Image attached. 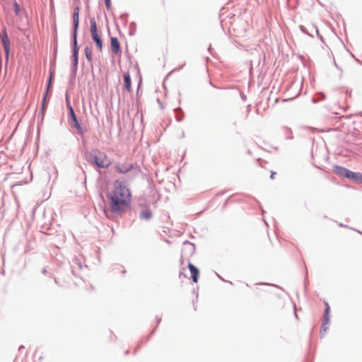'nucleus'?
<instances>
[{"label": "nucleus", "mask_w": 362, "mask_h": 362, "mask_svg": "<svg viewBox=\"0 0 362 362\" xmlns=\"http://www.w3.org/2000/svg\"><path fill=\"white\" fill-rule=\"evenodd\" d=\"M105 6L107 9H110L111 8V2L110 0H105Z\"/></svg>", "instance_id": "obj_18"}, {"label": "nucleus", "mask_w": 362, "mask_h": 362, "mask_svg": "<svg viewBox=\"0 0 362 362\" xmlns=\"http://www.w3.org/2000/svg\"><path fill=\"white\" fill-rule=\"evenodd\" d=\"M90 33L92 40L95 42L96 47L100 52H102L103 45L101 38V33L99 31L96 21L94 18L90 19Z\"/></svg>", "instance_id": "obj_2"}, {"label": "nucleus", "mask_w": 362, "mask_h": 362, "mask_svg": "<svg viewBox=\"0 0 362 362\" xmlns=\"http://www.w3.org/2000/svg\"><path fill=\"white\" fill-rule=\"evenodd\" d=\"M1 40H2L4 49H5L6 52L8 54V51H9L10 42H9V39L8 37L6 30H3V32L1 33Z\"/></svg>", "instance_id": "obj_10"}, {"label": "nucleus", "mask_w": 362, "mask_h": 362, "mask_svg": "<svg viewBox=\"0 0 362 362\" xmlns=\"http://www.w3.org/2000/svg\"><path fill=\"white\" fill-rule=\"evenodd\" d=\"M95 163L99 168H105L111 165V160L108 158L107 155L103 153L98 151L94 157Z\"/></svg>", "instance_id": "obj_3"}, {"label": "nucleus", "mask_w": 362, "mask_h": 362, "mask_svg": "<svg viewBox=\"0 0 362 362\" xmlns=\"http://www.w3.org/2000/svg\"><path fill=\"white\" fill-rule=\"evenodd\" d=\"M78 47L77 46V38H74L73 61L75 66L78 64Z\"/></svg>", "instance_id": "obj_12"}, {"label": "nucleus", "mask_w": 362, "mask_h": 362, "mask_svg": "<svg viewBox=\"0 0 362 362\" xmlns=\"http://www.w3.org/2000/svg\"><path fill=\"white\" fill-rule=\"evenodd\" d=\"M110 47L111 50L115 54H121L120 44L118 39L116 37H112L110 39Z\"/></svg>", "instance_id": "obj_5"}, {"label": "nucleus", "mask_w": 362, "mask_h": 362, "mask_svg": "<svg viewBox=\"0 0 362 362\" xmlns=\"http://www.w3.org/2000/svg\"><path fill=\"white\" fill-rule=\"evenodd\" d=\"M123 76H124V88L128 92H130L132 90V86H131L130 74H129V71L124 72L123 74Z\"/></svg>", "instance_id": "obj_11"}, {"label": "nucleus", "mask_w": 362, "mask_h": 362, "mask_svg": "<svg viewBox=\"0 0 362 362\" xmlns=\"http://www.w3.org/2000/svg\"><path fill=\"white\" fill-rule=\"evenodd\" d=\"M79 13H80L79 6H76L74 9V13H73V23H74L73 38H77L78 28L79 26Z\"/></svg>", "instance_id": "obj_4"}, {"label": "nucleus", "mask_w": 362, "mask_h": 362, "mask_svg": "<svg viewBox=\"0 0 362 362\" xmlns=\"http://www.w3.org/2000/svg\"><path fill=\"white\" fill-rule=\"evenodd\" d=\"M324 303H325L326 308H325V316H324V320H323V322H322V330L323 332H326V330L327 329L326 325L328 324L329 320V305L327 303V302H326V301H325Z\"/></svg>", "instance_id": "obj_8"}, {"label": "nucleus", "mask_w": 362, "mask_h": 362, "mask_svg": "<svg viewBox=\"0 0 362 362\" xmlns=\"http://www.w3.org/2000/svg\"><path fill=\"white\" fill-rule=\"evenodd\" d=\"M188 268L190 271L191 277L192 279V281L194 283H197L198 281L199 276V269L190 262H189V264H188Z\"/></svg>", "instance_id": "obj_7"}, {"label": "nucleus", "mask_w": 362, "mask_h": 362, "mask_svg": "<svg viewBox=\"0 0 362 362\" xmlns=\"http://www.w3.org/2000/svg\"><path fill=\"white\" fill-rule=\"evenodd\" d=\"M70 113H71V119L76 117L72 107H70Z\"/></svg>", "instance_id": "obj_19"}, {"label": "nucleus", "mask_w": 362, "mask_h": 362, "mask_svg": "<svg viewBox=\"0 0 362 362\" xmlns=\"http://www.w3.org/2000/svg\"><path fill=\"white\" fill-rule=\"evenodd\" d=\"M275 175H276V173L272 172L271 175H270L271 179H272V180L274 179Z\"/></svg>", "instance_id": "obj_21"}, {"label": "nucleus", "mask_w": 362, "mask_h": 362, "mask_svg": "<svg viewBox=\"0 0 362 362\" xmlns=\"http://www.w3.org/2000/svg\"><path fill=\"white\" fill-rule=\"evenodd\" d=\"M349 178L353 180L356 182L362 183V175L359 173H354L351 171Z\"/></svg>", "instance_id": "obj_13"}, {"label": "nucleus", "mask_w": 362, "mask_h": 362, "mask_svg": "<svg viewBox=\"0 0 362 362\" xmlns=\"http://www.w3.org/2000/svg\"><path fill=\"white\" fill-rule=\"evenodd\" d=\"M14 11L16 15H18L20 13V6L17 2H14Z\"/></svg>", "instance_id": "obj_17"}, {"label": "nucleus", "mask_w": 362, "mask_h": 362, "mask_svg": "<svg viewBox=\"0 0 362 362\" xmlns=\"http://www.w3.org/2000/svg\"><path fill=\"white\" fill-rule=\"evenodd\" d=\"M132 194L124 182L116 180L107 194L109 206L112 212L122 214L129 206Z\"/></svg>", "instance_id": "obj_1"}, {"label": "nucleus", "mask_w": 362, "mask_h": 362, "mask_svg": "<svg viewBox=\"0 0 362 362\" xmlns=\"http://www.w3.org/2000/svg\"><path fill=\"white\" fill-rule=\"evenodd\" d=\"M152 216V213L149 209H146L142 211L140 214V217L143 219H149Z\"/></svg>", "instance_id": "obj_15"}, {"label": "nucleus", "mask_w": 362, "mask_h": 362, "mask_svg": "<svg viewBox=\"0 0 362 362\" xmlns=\"http://www.w3.org/2000/svg\"><path fill=\"white\" fill-rule=\"evenodd\" d=\"M183 117V113H182V115H179L177 117V120L180 121Z\"/></svg>", "instance_id": "obj_20"}, {"label": "nucleus", "mask_w": 362, "mask_h": 362, "mask_svg": "<svg viewBox=\"0 0 362 362\" xmlns=\"http://www.w3.org/2000/svg\"><path fill=\"white\" fill-rule=\"evenodd\" d=\"M71 125V127L76 128L78 130V133L83 134L81 127L76 117L72 118Z\"/></svg>", "instance_id": "obj_14"}, {"label": "nucleus", "mask_w": 362, "mask_h": 362, "mask_svg": "<svg viewBox=\"0 0 362 362\" xmlns=\"http://www.w3.org/2000/svg\"><path fill=\"white\" fill-rule=\"evenodd\" d=\"M334 172L335 174H337L338 175L349 178L351 171L345 168H343V167L334 166Z\"/></svg>", "instance_id": "obj_9"}, {"label": "nucleus", "mask_w": 362, "mask_h": 362, "mask_svg": "<svg viewBox=\"0 0 362 362\" xmlns=\"http://www.w3.org/2000/svg\"><path fill=\"white\" fill-rule=\"evenodd\" d=\"M132 168V165L130 164L125 163H117L115 166V169L116 172L119 173H126L129 172Z\"/></svg>", "instance_id": "obj_6"}, {"label": "nucleus", "mask_w": 362, "mask_h": 362, "mask_svg": "<svg viewBox=\"0 0 362 362\" xmlns=\"http://www.w3.org/2000/svg\"><path fill=\"white\" fill-rule=\"evenodd\" d=\"M85 55L87 59V60L90 62H92L93 57H92V50L90 47H86L84 49Z\"/></svg>", "instance_id": "obj_16"}]
</instances>
